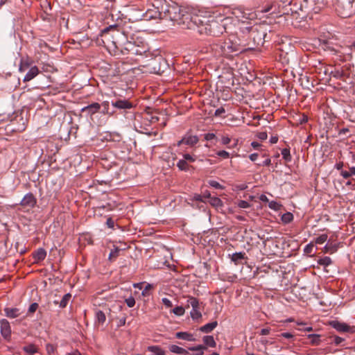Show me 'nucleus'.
<instances>
[{"mask_svg":"<svg viewBox=\"0 0 355 355\" xmlns=\"http://www.w3.org/2000/svg\"><path fill=\"white\" fill-rule=\"evenodd\" d=\"M184 144L191 147L194 146L198 141L199 138L197 135H192L187 132L184 136Z\"/></svg>","mask_w":355,"mask_h":355,"instance_id":"nucleus-15","label":"nucleus"},{"mask_svg":"<svg viewBox=\"0 0 355 355\" xmlns=\"http://www.w3.org/2000/svg\"><path fill=\"white\" fill-rule=\"evenodd\" d=\"M125 303L128 307H133L135 305V300L133 297L130 296L125 300Z\"/></svg>","mask_w":355,"mask_h":355,"instance_id":"nucleus-45","label":"nucleus"},{"mask_svg":"<svg viewBox=\"0 0 355 355\" xmlns=\"http://www.w3.org/2000/svg\"><path fill=\"white\" fill-rule=\"evenodd\" d=\"M281 219L283 223L288 224L293 220V215L291 212H286L282 216Z\"/></svg>","mask_w":355,"mask_h":355,"instance_id":"nucleus-33","label":"nucleus"},{"mask_svg":"<svg viewBox=\"0 0 355 355\" xmlns=\"http://www.w3.org/2000/svg\"><path fill=\"white\" fill-rule=\"evenodd\" d=\"M196 11H189L181 9L176 4H168L166 1L161 5L162 19L175 21L182 29H189L191 26H187L186 18L189 16H193Z\"/></svg>","mask_w":355,"mask_h":355,"instance_id":"nucleus-2","label":"nucleus"},{"mask_svg":"<svg viewBox=\"0 0 355 355\" xmlns=\"http://www.w3.org/2000/svg\"><path fill=\"white\" fill-rule=\"evenodd\" d=\"M314 248V245L312 243H309L306 245L304 249V252L305 254H311L313 252V250Z\"/></svg>","mask_w":355,"mask_h":355,"instance_id":"nucleus-42","label":"nucleus"},{"mask_svg":"<svg viewBox=\"0 0 355 355\" xmlns=\"http://www.w3.org/2000/svg\"><path fill=\"white\" fill-rule=\"evenodd\" d=\"M209 184L211 187L215 189H221L222 186L217 181L215 180H209Z\"/></svg>","mask_w":355,"mask_h":355,"instance_id":"nucleus-54","label":"nucleus"},{"mask_svg":"<svg viewBox=\"0 0 355 355\" xmlns=\"http://www.w3.org/2000/svg\"><path fill=\"white\" fill-rule=\"evenodd\" d=\"M46 349L48 354H51L54 353V352L56 349V347L53 345L49 343L46 345Z\"/></svg>","mask_w":355,"mask_h":355,"instance_id":"nucleus-49","label":"nucleus"},{"mask_svg":"<svg viewBox=\"0 0 355 355\" xmlns=\"http://www.w3.org/2000/svg\"><path fill=\"white\" fill-rule=\"evenodd\" d=\"M183 160H186V162H194L196 161V158L191 155L190 154H184L183 155Z\"/></svg>","mask_w":355,"mask_h":355,"instance_id":"nucleus-48","label":"nucleus"},{"mask_svg":"<svg viewBox=\"0 0 355 355\" xmlns=\"http://www.w3.org/2000/svg\"><path fill=\"white\" fill-rule=\"evenodd\" d=\"M4 311L6 315L10 318H15L20 315L19 309L17 308H6Z\"/></svg>","mask_w":355,"mask_h":355,"instance_id":"nucleus-21","label":"nucleus"},{"mask_svg":"<svg viewBox=\"0 0 355 355\" xmlns=\"http://www.w3.org/2000/svg\"><path fill=\"white\" fill-rule=\"evenodd\" d=\"M114 224H115V223L111 217L107 218V221H106V225H107V227L109 228L114 229Z\"/></svg>","mask_w":355,"mask_h":355,"instance_id":"nucleus-55","label":"nucleus"},{"mask_svg":"<svg viewBox=\"0 0 355 355\" xmlns=\"http://www.w3.org/2000/svg\"><path fill=\"white\" fill-rule=\"evenodd\" d=\"M37 200L32 193H28L24 196L20 202L22 207L27 208H33L36 205Z\"/></svg>","mask_w":355,"mask_h":355,"instance_id":"nucleus-10","label":"nucleus"},{"mask_svg":"<svg viewBox=\"0 0 355 355\" xmlns=\"http://www.w3.org/2000/svg\"><path fill=\"white\" fill-rule=\"evenodd\" d=\"M100 109L101 105L98 103H93L82 108V112H87L88 114L92 115L98 112Z\"/></svg>","mask_w":355,"mask_h":355,"instance_id":"nucleus-17","label":"nucleus"},{"mask_svg":"<svg viewBox=\"0 0 355 355\" xmlns=\"http://www.w3.org/2000/svg\"><path fill=\"white\" fill-rule=\"evenodd\" d=\"M308 338L311 339L310 343L312 345H318L320 343V335L319 334H309Z\"/></svg>","mask_w":355,"mask_h":355,"instance_id":"nucleus-31","label":"nucleus"},{"mask_svg":"<svg viewBox=\"0 0 355 355\" xmlns=\"http://www.w3.org/2000/svg\"><path fill=\"white\" fill-rule=\"evenodd\" d=\"M112 46H108L109 49L113 48L115 55H119V53L122 55H127L132 53L135 55H142L145 51H140L135 46V43L125 40V42L122 44L119 41H112Z\"/></svg>","mask_w":355,"mask_h":355,"instance_id":"nucleus-4","label":"nucleus"},{"mask_svg":"<svg viewBox=\"0 0 355 355\" xmlns=\"http://www.w3.org/2000/svg\"><path fill=\"white\" fill-rule=\"evenodd\" d=\"M33 63V60L31 58L26 57L21 58L20 60L19 71L21 73L25 72L28 69L31 68Z\"/></svg>","mask_w":355,"mask_h":355,"instance_id":"nucleus-13","label":"nucleus"},{"mask_svg":"<svg viewBox=\"0 0 355 355\" xmlns=\"http://www.w3.org/2000/svg\"><path fill=\"white\" fill-rule=\"evenodd\" d=\"M250 203L245 200H241L238 202V207L240 208L245 209L250 207Z\"/></svg>","mask_w":355,"mask_h":355,"instance_id":"nucleus-47","label":"nucleus"},{"mask_svg":"<svg viewBox=\"0 0 355 355\" xmlns=\"http://www.w3.org/2000/svg\"><path fill=\"white\" fill-rule=\"evenodd\" d=\"M332 338H334V343L336 345H340L341 343H343L345 340L343 338H341L338 336H332Z\"/></svg>","mask_w":355,"mask_h":355,"instance_id":"nucleus-52","label":"nucleus"},{"mask_svg":"<svg viewBox=\"0 0 355 355\" xmlns=\"http://www.w3.org/2000/svg\"><path fill=\"white\" fill-rule=\"evenodd\" d=\"M216 155L218 156V157H220L223 159H227L230 157V153L226 151V150H219L216 153Z\"/></svg>","mask_w":355,"mask_h":355,"instance_id":"nucleus-43","label":"nucleus"},{"mask_svg":"<svg viewBox=\"0 0 355 355\" xmlns=\"http://www.w3.org/2000/svg\"><path fill=\"white\" fill-rule=\"evenodd\" d=\"M0 329L1 334L5 339L10 337L11 328L9 322L6 319H1L0 320Z\"/></svg>","mask_w":355,"mask_h":355,"instance_id":"nucleus-11","label":"nucleus"},{"mask_svg":"<svg viewBox=\"0 0 355 355\" xmlns=\"http://www.w3.org/2000/svg\"><path fill=\"white\" fill-rule=\"evenodd\" d=\"M96 318L99 323H102V324L104 323L106 320L105 313L102 311H100V310L96 311Z\"/></svg>","mask_w":355,"mask_h":355,"instance_id":"nucleus-37","label":"nucleus"},{"mask_svg":"<svg viewBox=\"0 0 355 355\" xmlns=\"http://www.w3.org/2000/svg\"><path fill=\"white\" fill-rule=\"evenodd\" d=\"M39 73V69L37 67L33 66L31 67L28 71L26 73L25 76L24 77V82H28L33 79L36 76H37Z\"/></svg>","mask_w":355,"mask_h":355,"instance_id":"nucleus-16","label":"nucleus"},{"mask_svg":"<svg viewBox=\"0 0 355 355\" xmlns=\"http://www.w3.org/2000/svg\"><path fill=\"white\" fill-rule=\"evenodd\" d=\"M71 298V295L70 293H67L62 297L60 302L57 300H55L53 302L55 304H59V306L63 309L67 306Z\"/></svg>","mask_w":355,"mask_h":355,"instance_id":"nucleus-23","label":"nucleus"},{"mask_svg":"<svg viewBox=\"0 0 355 355\" xmlns=\"http://www.w3.org/2000/svg\"><path fill=\"white\" fill-rule=\"evenodd\" d=\"M269 333H270V329L265 328V329H262L261 330L260 334L262 336H266V335L269 334Z\"/></svg>","mask_w":355,"mask_h":355,"instance_id":"nucleus-63","label":"nucleus"},{"mask_svg":"<svg viewBox=\"0 0 355 355\" xmlns=\"http://www.w3.org/2000/svg\"><path fill=\"white\" fill-rule=\"evenodd\" d=\"M329 325L340 333L354 331L353 327H350L349 325L345 322H341L338 320L330 321Z\"/></svg>","mask_w":355,"mask_h":355,"instance_id":"nucleus-9","label":"nucleus"},{"mask_svg":"<svg viewBox=\"0 0 355 355\" xmlns=\"http://www.w3.org/2000/svg\"><path fill=\"white\" fill-rule=\"evenodd\" d=\"M198 309H199V308L192 309V311L190 313L191 317L193 320H197L202 317V314Z\"/></svg>","mask_w":355,"mask_h":355,"instance_id":"nucleus-38","label":"nucleus"},{"mask_svg":"<svg viewBox=\"0 0 355 355\" xmlns=\"http://www.w3.org/2000/svg\"><path fill=\"white\" fill-rule=\"evenodd\" d=\"M177 166L180 171H188L191 166H190L186 160L180 159L177 163Z\"/></svg>","mask_w":355,"mask_h":355,"instance_id":"nucleus-28","label":"nucleus"},{"mask_svg":"<svg viewBox=\"0 0 355 355\" xmlns=\"http://www.w3.org/2000/svg\"><path fill=\"white\" fill-rule=\"evenodd\" d=\"M147 350L154 354V355H166V351L158 345H150L147 347Z\"/></svg>","mask_w":355,"mask_h":355,"instance_id":"nucleus-22","label":"nucleus"},{"mask_svg":"<svg viewBox=\"0 0 355 355\" xmlns=\"http://www.w3.org/2000/svg\"><path fill=\"white\" fill-rule=\"evenodd\" d=\"M190 351L196 352V355H203L204 350L207 349V347L203 345H199L194 347H189Z\"/></svg>","mask_w":355,"mask_h":355,"instance_id":"nucleus-29","label":"nucleus"},{"mask_svg":"<svg viewBox=\"0 0 355 355\" xmlns=\"http://www.w3.org/2000/svg\"><path fill=\"white\" fill-rule=\"evenodd\" d=\"M162 301L166 307L171 308L173 306V304L169 299L164 297L162 300Z\"/></svg>","mask_w":355,"mask_h":355,"instance_id":"nucleus-53","label":"nucleus"},{"mask_svg":"<svg viewBox=\"0 0 355 355\" xmlns=\"http://www.w3.org/2000/svg\"><path fill=\"white\" fill-rule=\"evenodd\" d=\"M245 252H235L232 255V261L235 263V264H243V261L245 259Z\"/></svg>","mask_w":355,"mask_h":355,"instance_id":"nucleus-20","label":"nucleus"},{"mask_svg":"<svg viewBox=\"0 0 355 355\" xmlns=\"http://www.w3.org/2000/svg\"><path fill=\"white\" fill-rule=\"evenodd\" d=\"M318 263L323 266H328L332 263V261L330 257H324L319 259Z\"/></svg>","mask_w":355,"mask_h":355,"instance_id":"nucleus-35","label":"nucleus"},{"mask_svg":"<svg viewBox=\"0 0 355 355\" xmlns=\"http://www.w3.org/2000/svg\"><path fill=\"white\" fill-rule=\"evenodd\" d=\"M38 304L36 302L32 303L28 308V313H33L34 312H35L38 308Z\"/></svg>","mask_w":355,"mask_h":355,"instance_id":"nucleus-50","label":"nucleus"},{"mask_svg":"<svg viewBox=\"0 0 355 355\" xmlns=\"http://www.w3.org/2000/svg\"><path fill=\"white\" fill-rule=\"evenodd\" d=\"M110 31H116L120 36L125 38V35L121 32L120 26L115 24L108 26L101 31V36L105 37Z\"/></svg>","mask_w":355,"mask_h":355,"instance_id":"nucleus-14","label":"nucleus"},{"mask_svg":"<svg viewBox=\"0 0 355 355\" xmlns=\"http://www.w3.org/2000/svg\"><path fill=\"white\" fill-rule=\"evenodd\" d=\"M46 257V252L44 248H39L33 254V258L35 261H43Z\"/></svg>","mask_w":355,"mask_h":355,"instance_id":"nucleus-19","label":"nucleus"},{"mask_svg":"<svg viewBox=\"0 0 355 355\" xmlns=\"http://www.w3.org/2000/svg\"><path fill=\"white\" fill-rule=\"evenodd\" d=\"M230 141H231V139L229 137H227V136H223L221 138V143L223 145H227V144H230Z\"/></svg>","mask_w":355,"mask_h":355,"instance_id":"nucleus-57","label":"nucleus"},{"mask_svg":"<svg viewBox=\"0 0 355 355\" xmlns=\"http://www.w3.org/2000/svg\"><path fill=\"white\" fill-rule=\"evenodd\" d=\"M341 175L345 178V179H347L349 178L351 175H352V173H349V171H341Z\"/></svg>","mask_w":355,"mask_h":355,"instance_id":"nucleus-60","label":"nucleus"},{"mask_svg":"<svg viewBox=\"0 0 355 355\" xmlns=\"http://www.w3.org/2000/svg\"><path fill=\"white\" fill-rule=\"evenodd\" d=\"M271 164L270 158L268 157L262 164H258L259 166H269Z\"/></svg>","mask_w":355,"mask_h":355,"instance_id":"nucleus-61","label":"nucleus"},{"mask_svg":"<svg viewBox=\"0 0 355 355\" xmlns=\"http://www.w3.org/2000/svg\"><path fill=\"white\" fill-rule=\"evenodd\" d=\"M202 340L206 347H215L216 345V343L212 336H205Z\"/></svg>","mask_w":355,"mask_h":355,"instance_id":"nucleus-27","label":"nucleus"},{"mask_svg":"<svg viewBox=\"0 0 355 355\" xmlns=\"http://www.w3.org/2000/svg\"><path fill=\"white\" fill-rule=\"evenodd\" d=\"M328 236L326 234L320 235L315 239V243L318 244H322L327 240Z\"/></svg>","mask_w":355,"mask_h":355,"instance_id":"nucleus-40","label":"nucleus"},{"mask_svg":"<svg viewBox=\"0 0 355 355\" xmlns=\"http://www.w3.org/2000/svg\"><path fill=\"white\" fill-rule=\"evenodd\" d=\"M175 337L179 339H182L188 341H193L195 340V338H193V335L187 333V332H183L180 331L177 332L175 334Z\"/></svg>","mask_w":355,"mask_h":355,"instance_id":"nucleus-24","label":"nucleus"},{"mask_svg":"<svg viewBox=\"0 0 355 355\" xmlns=\"http://www.w3.org/2000/svg\"><path fill=\"white\" fill-rule=\"evenodd\" d=\"M112 106L119 110H130L133 107V104L125 99H119L112 102Z\"/></svg>","mask_w":355,"mask_h":355,"instance_id":"nucleus-12","label":"nucleus"},{"mask_svg":"<svg viewBox=\"0 0 355 355\" xmlns=\"http://www.w3.org/2000/svg\"><path fill=\"white\" fill-rule=\"evenodd\" d=\"M354 0H338L336 10L341 17L347 18L354 13Z\"/></svg>","mask_w":355,"mask_h":355,"instance_id":"nucleus-6","label":"nucleus"},{"mask_svg":"<svg viewBox=\"0 0 355 355\" xmlns=\"http://www.w3.org/2000/svg\"><path fill=\"white\" fill-rule=\"evenodd\" d=\"M166 60L162 57H156L152 62V69L155 73H162L166 68Z\"/></svg>","mask_w":355,"mask_h":355,"instance_id":"nucleus-7","label":"nucleus"},{"mask_svg":"<svg viewBox=\"0 0 355 355\" xmlns=\"http://www.w3.org/2000/svg\"><path fill=\"white\" fill-rule=\"evenodd\" d=\"M173 313L176 315L181 316L184 313V309L182 306H176L173 309Z\"/></svg>","mask_w":355,"mask_h":355,"instance_id":"nucleus-39","label":"nucleus"},{"mask_svg":"<svg viewBox=\"0 0 355 355\" xmlns=\"http://www.w3.org/2000/svg\"><path fill=\"white\" fill-rule=\"evenodd\" d=\"M142 16L145 20L162 19L161 7H155L153 6L152 8L148 9Z\"/></svg>","mask_w":355,"mask_h":355,"instance_id":"nucleus-8","label":"nucleus"},{"mask_svg":"<svg viewBox=\"0 0 355 355\" xmlns=\"http://www.w3.org/2000/svg\"><path fill=\"white\" fill-rule=\"evenodd\" d=\"M218 326L217 321H213L200 327V331L202 333L208 334L211 332Z\"/></svg>","mask_w":355,"mask_h":355,"instance_id":"nucleus-18","label":"nucleus"},{"mask_svg":"<svg viewBox=\"0 0 355 355\" xmlns=\"http://www.w3.org/2000/svg\"><path fill=\"white\" fill-rule=\"evenodd\" d=\"M19 245V243L17 242L15 243V248H16L17 252H19V254H22L26 252V249H25V248H21L20 250H19L18 249Z\"/></svg>","mask_w":355,"mask_h":355,"instance_id":"nucleus-59","label":"nucleus"},{"mask_svg":"<svg viewBox=\"0 0 355 355\" xmlns=\"http://www.w3.org/2000/svg\"><path fill=\"white\" fill-rule=\"evenodd\" d=\"M169 350L172 353H175V354H178L187 355L189 354L187 350H186L185 349H184L181 347L175 345H171L169 347Z\"/></svg>","mask_w":355,"mask_h":355,"instance_id":"nucleus-25","label":"nucleus"},{"mask_svg":"<svg viewBox=\"0 0 355 355\" xmlns=\"http://www.w3.org/2000/svg\"><path fill=\"white\" fill-rule=\"evenodd\" d=\"M245 29L249 33V39L253 42L254 45L262 46L263 44L265 37L267 35L266 31L263 26L257 25L247 27Z\"/></svg>","mask_w":355,"mask_h":355,"instance_id":"nucleus-5","label":"nucleus"},{"mask_svg":"<svg viewBox=\"0 0 355 355\" xmlns=\"http://www.w3.org/2000/svg\"><path fill=\"white\" fill-rule=\"evenodd\" d=\"M153 288V286L151 284H146L144 289L142 291V295L144 296H148L150 295V290Z\"/></svg>","mask_w":355,"mask_h":355,"instance_id":"nucleus-44","label":"nucleus"},{"mask_svg":"<svg viewBox=\"0 0 355 355\" xmlns=\"http://www.w3.org/2000/svg\"><path fill=\"white\" fill-rule=\"evenodd\" d=\"M283 338H287V339H291V338H293V335L291 333H288V332H285V333H282L280 335Z\"/></svg>","mask_w":355,"mask_h":355,"instance_id":"nucleus-58","label":"nucleus"},{"mask_svg":"<svg viewBox=\"0 0 355 355\" xmlns=\"http://www.w3.org/2000/svg\"><path fill=\"white\" fill-rule=\"evenodd\" d=\"M257 137L261 140H266L268 137L266 132H260L257 133Z\"/></svg>","mask_w":355,"mask_h":355,"instance_id":"nucleus-56","label":"nucleus"},{"mask_svg":"<svg viewBox=\"0 0 355 355\" xmlns=\"http://www.w3.org/2000/svg\"><path fill=\"white\" fill-rule=\"evenodd\" d=\"M282 157L283 159L287 162H289L291 161L292 159V157L291 155V153H290V149L289 148H283L282 150Z\"/></svg>","mask_w":355,"mask_h":355,"instance_id":"nucleus-34","label":"nucleus"},{"mask_svg":"<svg viewBox=\"0 0 355 355\" xmlns=\"http://www.w3.org/2000/svg\"><path fill=\"white\" fill-rule=\"evenodd\" d=\"M120 250H121L118 248L112 250L109 255V259L112 260V259L117 257L119 254Z\"/></svg>","mask_w":355,"mask_h":355,"instance_id":"nucleus-41","label":"nucleus"},{"mask_svg":"<svg viewBox=\"0 0 355 355\" xmlns=\"http://www.w3.org/2000/svg\"><path fill=\"white\" fill-rule=\"evenodd\" d=\"M23 350L25 352H26L27 354H34L37 352V347L35 345L31 344V345L24 346L23 347Z\"/></svg>","mask_w":355,"mask_h":355,"instance_id":"nucleus-32","label":"nucleus"},{"mask_svg":"<svg viewBox=\"0 0 355 355\" xmlns=\"http://www.w3.org/2000/svg\"><path fill=\"white\" fill-rule=\"evenodd\" d=\"M187 303L191 306L192 309L199 308L198 300L194 297H189Z\"/></svg>","mask_w":355,"mask_h":355,"instance_id":"nucleus-36","label":"nucleus"},{"mask_svg":"<svg viewBox=\"0 0 355 355\" xmlns=\"http://www.w3.org/2000/svg\"><path fill=\"white\" fill-rule=\"evenodd\" d=\"M214 48L217 50L218 48L220 49L219 55H224L227 58L238 55L245 51V49L241 45L233 42L230 40L224 41L220 44L214 45Z\"/></svg>","mask_w":355,"mask_h":355,"instance_id":"nucleus-3","label":"nucleus"},{"mask_svg":"<svg viewBox=\"0 0 355 355\" xmlns=\"http://www.w3.org/2000/svg\"><path fill=\"white\" fill-rule=\"evenodd\" d=\"M224 112H225V109L223 107H220L215 111V115L220 116L221 114H223Z\"/></svg>","mask_w":355,"mask_h":355,"instance_id":"nucleus-62","label":"nucleus"},{"mask_svg":"<svg viewBox=\"0 0 355 355\" xmlns=\"http://www.w3.org/2000/svg\"><path fill=\"white\" fill-rule=\"evenodd\" d=\"M258 156L259 155L257 153H252L250 155L249 158L251 161L254 162L257 159Z\"/></svg>","mask_w":355,"mask_h":355,"instance_id":"nucleus-64","label":"nucleus"},{"mask_svg":"<svg viewBox=\"0 0 355 355\" xmlns=\"http://www.w3.org/2000/svg\"><path fill=\"white\" fill-rule=\"evenodd\" d=\"M340 243H327L324 248L325 253L333 254L336 252L339 248Z\"/></svg>","mask_w":355,"mask_h":355,"instance_id":"nucleus-26","label":"nucleus"},{"mask_svg":"<svg viewBox=\"0 0 355 355\" xmlns=\"http://www.w3.org/2000/svg\"><path fill=\"white\" fill-rule=\"evenodd\" d=\"M209 202L213 207L216 208L222 207L223 205L222 200L218 197L210 198Z\"/></svg>","mask_w":355,"mask_h":355,"instance_id":"nucleus-30","label":"nucleus"},{"mask_svg":"<svg viewBox=\"0 0 355 355\" xmlns=\"http://www.w3.org/2000/svg\"><path fill=\"white\" fill-rule=\"evenodd\" d=\"M204 139L206 141H211L214 139H216L217 137L214 133H207L204 135Z\"/></svg>","mask_w":355,"mask_h":355,"instance_id":"nucleus-46","label":"nucleus"},{"mask_svg":"<svg viewBox=\"0 0 355 355\" xmlns=\"http://www.w3.org/2000/svg\"><path fill=\"white\" fill-rule=\"evenodd\" d=\"M187 26L190 25V30L197 31L200 35H207L219 37L225 31V26L222 21L213 19L211 16H206L202 12H196L193 16H187L184 18Z\"/></svg>","mask_w":355,"mask_h":355,"instance_id":"nucleus-1","label":"nucleus"},{"mask_svg":"<svg viewBox=\"0 0 355 355\" xmlns=\"http://www.w3.org/2000/svg\"><path fill=\"white\" fill-rule=\"evenodd\" d=\"M109 102L108 101H104L102 103V106H103V110H102V112L103 114H109Z\"/></svg>","mask_w":355,"mask_h":355,"instance_id":"nucleus-51","label":"nucleus"}]
</instances>
